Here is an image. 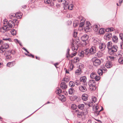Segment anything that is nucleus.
Instances as JSON below:
<instances>
[{"instance_id":"obj_16","label":"nucleus","mask_w":123,"mask_h":123,"mask_svg":"<svg viewBox=\"0 0 123 123\" xmlns=\"http://www.w3.org/2000/svg\"><path fill=\"white\" fill-rule=\"evenodd\" d=\"M112 63L110 61L107 62L105 64V67L107 68H110L112 67Z\"/></svg>"},{"instance_id":"obj_14","label":"nucleus","mask_w":123,"mask_h":123,"mask_svg":"<svg viewBox=\"0 0 123 123\" xmlns=\"http://www.w3.org/2000/svg\"><path fill=\"white\" fill-rule=\"evenodd\" d=\"M79 89L80 91L82 92H85L87 90L85 86H79Z\"/></svg>"},{"instance_id":"obj_58","label":"nucleus","mask_w":123,"mask_h":123,"mask_svg":"<svg viewBox=\"0 0 123 123\" xmlns=\"http://www.w3.org/2000/svg\"><path fill=\"white\" fill-rule=\"evenodd\" d=\"M106 31L107 32H110L109 27L107 28L106 29Z\"/></svg>"},{"instance_id":"obj_9","label":"nucleus","mask_w":123,"mask_h":123,"mask_svg":"<svg viewBox=\"0 0 123 123\" xmlns=\"http://www.w3.org/2000/svg\"><path fill=\"white\" fill-rule=\"evenodd\" d=\"M86 111H85V113H84L83 112H79L77 113V117L79 118L82 117L83 118L85 117V116L86 114H87L88 113L87 111V110H86Z\"/></svg>"},{"instance_id":"obj_18","label":"nucleus","mask_w":123,"mask_h":123,"mask_svg":"<svg viewBox=\"0 0 123 123\" xmlns=\"http://www.w3.org/2000/svg\"><path fill=\"white\" fill-rule=\"evenodd\" d=\"M86 80V78L85 76H83L81 77L80 78V82H83L85 83Z\"/></svg>"},{"instance_id":"obj_11","label":"nucleus","mask_w":123,"mask_h":123,"mask_svg":"<svg viewBox=\"0 0 123 123\" xmlns=\"http://www.w3.org/2000/svg\"><path fill=\"white\" fill-rule=\"evenodd\" d=\"M88 85L92 87H95L96 85L95 81L92 80H89L88 82Z\"/></svg>"},{"instance_id":"obj_31","label":"nucleus","mask_w":123,"mask_h":123,"mask_svg":"<svg viewBox=\"0 0 123 123\" xmlns=\"http://www.w3.org/2000/svg\"><path fill=\"white\" fill-rule=\"evenodd\" d=\"M75 83L73 81H70L69 83V85L70 86L73 87L74 86Z\"/></svg>"},{"instance_id":"obj_22","label":"nucleus","mask_w":123,"mask_h":123,"mask_svg":"<svg viewBox=\"0 0 123 123\" xmlns=\"http://www.w3.org/2000/svg\"><path fill=\"white\" fill-rule=\"evenodd\" d=\"M99 25H94L93 27V30L95 31H97L99 30Z\"/></svg>"},{"instance_id":"obj_41","label":"nucleus","mask_w":123,"mask_h":123,"mask_svg":"<svg viewBox=\"0 0 123 123\" xmlns=\"http://www.w3.org/2000/svg\"><path fill=\"white\" fill-rule=\"evenodd\" d=\"M11 34L13 35H15L16 34V30H13L12 31H11Z\"/></svg>"},{"instance_id":"obj_2","label":"nucleus","mask_w":123,"mask_h":123,"mask_svg":"<svg viewBox=\"0 0 123 123\" xmlns=\"http://www.w3.org/2000/svg\"><path fill=\"white\" fill-rule=\"evenodd\" d=\"M81 39L83 42L81 45L83 46H85L89 43V37L86 34H85L81 37Z\"/></svg>"},{"instance_id":"obj_25","label":"nucleus","mask_w":123,"mask_h":123,"mask_svg":"<svg viewBox=\"0 0 123 123\" xmlns=\"http://www.w3.org/2000/svg\"><path fill=\"white\" fill-rule=\"evenodd\" d=\"M62 91L59 88H57L56 89V90L55 91V92L59 96L60 95H62L61 93L62 92Z\"/></svg>"},{"instance_id":"obj_36","label":"nucleus","mask_w":123,"mask_h":123,"mask_svg":"<svg viewBox=\"0 0 123 123\" xmlns=\"http://www.w3.org/2000/svg\"><path fill=\"white\" fill-rule=\"evenodd\" d=\"M85 104L88 106L89 107H92L93 105V102H89L87 103H85Z\"/></svg>"},{"instance_id":"obj_45","label":"nucleus","mask_w":123,"mask_h":123,"mask_svg":"<svg viewBox=\"0 0 123 123\" xmlns=\"http://www.w3.org/2000/svg\"><path fill=\"white\" fill-rule=\"evenodd\" d=\"M14 41L16 43H18L20 46H21V43L18 41L17 39H15L14 40Z\"/></svg>"},{"instance_id":"obj_8","label":"nucleus","mask_w":123,"mask_h":123,"mask_svg":"<svg viewBox=\"0 0 123 123\" xmlns=\"http://www.w3.org/2000/svg\"><path fill=\"white\" fill-rule=\"evenodd\" d=\"M89 49V53L90 54L93 55L96 52V46H92Z\"/></svg>"},{"instance_id":"obj_56","label":"nucleus","mask_w":123,"mask_h":123,"mask_svg":"<svg viewBox=\"0 0 123 123\" xmlns=\"http://www.w3.org/2000/svg\"><path fill=\"white\" fill-rule=\"evenodd\" d=\"M74 60H76V62H79L80 60L79 58L77 57L75 58Z\"/></svg>"},{"instance_id":"obj_1","label":"nucleus","mask_w":123,"mask_h":123,"mask_svg":"<svg viewBox=\"0 0 123 123\" xmlns=\"http://www.w3.org/2000/svg\"><path fill=\"white\" fill-rule=\"evenodd\" d=\"M3 26L0 29V32L4 33L9 30L11 28H13L15 26V23L12 20H9L7 22V20L3 21Z\"/></svg>"},{"instance_id":"obj_51","label":"nucleus","mask_w":123,"mask_h":123,"mask_svg":"<svg viewBox=\"0 0 123 123\" xmlns=\"http://www.w3.org/2000/svg\"><path fill=\"white\" fill-rule=\"evenodd\" d=\"M110 32L112 31L115 30L112 27H109Z\"/></svg>"},{"instance_id":"obj_39","label":"nucleus","mask_w":123,"mask_h":123,"mask_svg":"<svg viewBox=\"0 0 123 123\" xmlns=\"http://www.w3.org/2000/svg\"><path fill=\"white\" fill-rule=\"evenodd\" d=\"M98 74L100 75H102L103 73H104L103 72V71L101 69H98Z\"/></svg>"},{"instance_id":"obj_55","label":"nucleus","mask_w":123,"mask_h":123,"mask_svg":"<svg viewBox=\"0 0 123 123\" xmlns=\"http://www.w3.org/2000/svg\"><path fill=\"white\" fill-rule=\"evenodd\" d=\"M15 16V14H14L13 15H10L9 17H10V18H12L13 17H14Z\"/></svg>"},{"instance_id":"obj_37","label":"nucleus","mask_w":123,"mask_h":123,"mask_svg":"<svg viewBox=\"0 0 123 123\" xmlns=\"http://www.w3.org/2000/svg\"><path fill=\"white\" fill-rule=\"evenodd\" d=\"M81 72V69L80 68H79L77 69L75 71L76 74H80Z\"/></svg>"},{"instance_id":"obj_12","label":"nucleus","mask_w":123,"mask_h":123,"mask_svg":"<svg viewBox=\"0 0 123 123\" xmlns=\"http://www.w3.org/2000/svg\"><path fill=\"white\" fill-rule=\"evenodd\" d=\"M69 1L68 0H66L64 1L63 4L64 5L63 7L64 9L65 10L67 9V6L69 5Z\"/></svg>"},{"instance_id":"obj_44","label":"nucleus","mask_w":123,"mask_h":123,"mask_svg":"<svg viewBox=\"0 0 123 123\" xmlns=\"http://www.w3.org/2000/svg\"><path fill=\"white\" fill-rule=\"evenodd\" d=\"M75 84L77 86L81 84L80 81L79 80H76L75 81Z\"/></svg>"},{"instance_id":"obj_42","label":"nucleus","mask_w":123,"mask_h":123,"mask_svg":"<svg viewBox=\"0 0 123 123\" xmlns=\"http://www.w3.org/2000/svg\"><path fill=\"white\" fill-rule=\"evenodd\" d=\"M44 2L47 4L50 3L52 1L51 0H44Z\"/></svg>"},{"instance_id":"obj_59","label":"nucleus","mask_w":123,"mask_h":123,"mask_svg":"<svg viewBox=\"0 0 123 123\" xmlns=\"http://www.w3.org/2000/svg\"><path fill=\"white\" fill-rule=\"evenodd\" d=\"M95 109L96 111H97L99 108V107L97 105H96V106H95Z\"/></svg>"},{"instance_id":"obj_35","label":"nucleus","mask_w":123,"mask_h":123,"mask_svg":"<svg viewBox=\"0 0 123 123\" xmlns=\"http://www.w3.org/2000/svg\"><path fill=\"white\" fill-rule=\"evenodd\" d=\"M15 14V16L16 15V16H18L20 17V18H21L22 16V13L20 12H17Z\"/></svg>"},{"instance_id":"obj_60","label":"nucleus","mask_w":123,"mask_h":123,"mask_svg":"<svg viewBox=\"0 0 123 123\" xmlns=\"http://www.w3.org/2000/svg\"><path fill=\"white\" fill-rule=\"evenodd\" d=\"M69 51L70 49L69 48H68L67 50V53L68 54H69Z\"/></svg>"},{"instance_id":"obj_15","label":"nucleus","mask_w":123,"mask_h":123,"mask_svg":"<svg viewBox=\"0 0 123 123\" xmlns=\"http://www.w3.org/2000/svg\"><path fill=\"white\" fill-rule=\"evenodd\" d=\"M106 47V45L105 43H101L99 44V48L102 50H104Z\"/></svg>"},{"instance_id":"obj_64","label":"nucleus","mask_w":123,"mask_h":123,"mask_svg":"<svg viewBox=\"0 0 123 123\" xmlns=\"http://www.w3.org/2000/svg\"><path fill=\"white\" fill-rule=\"evenodd\" d=\"M26 7V5H24V6H22V7L23 8H25Z\"/></svg>"},{"instance_id":"obj_52","label":"nucleus","mask_w":123,"mask_h":123,"mask_svg":"<svg viewBox=\"0 0 123 123\" xmlns=\"http://www.w3.org/2000/svg\"><path fill=\"white\" fill-rule=\"evenodd\" d=\"M73 98V99H72L73 100H75L77 98V96H74L72 97Z\"/></svg>"},{"instance_id":"obj_6","label":"nucleus","mask_w":123,"mask_h":123,"mask_svg":"<svg viewBox=\"0 0 123 123\" xmlns=\"http://www.w3.org/2000/svg\"><path fill=\"white\" fill-rule=\"evenodd\" d=\"M91 78L95 79L96 81H98L100 79V77L99 76H97L95 73L92 72L91 73L90 75Z\"/></svg>"},{"instance_id":"obj_20","label":"nucleus","mask_w":123,"mask_h":123,"mask_svg":"<svg viewBox=\"0 0 123 123\" xmlns=\"http://www.w3.org/2000/svg\"><path fill=\"white\" fill-rule=\"evenodd\" d=\"M15 64V62L13 61L8 62L7 64V66L9 67H11L14 66Z\"/></svg>"},{"instance_id":"obj_61","label":"nucleus","mask_w":123,"mask_h":123,"mask_svg":"<svg viewBox=\"0 0 123 123\" xmlns=\"http://www.w3.org/2000/svg\"><path fill=\"white\" fill-rule=\"evenodd\" d=\"M22 49H23L26 52L28 53H29V52L27 50L25 49V48L23 47V48Z\"/></svg>"},{"instance_id":"obj_48","label":"nucleus","mask_w":123,"mask_h":123,"mask_svg":"<svg viewBox=\"0 0 123 123\" xmlns=\"http://www.w3.org/2000/svg\"><path fill=\"white\" fill-rule=\"evenodd\" d=\"M100 112L99 111H96L94 112L95 115L96 116H98Z\"/></svg>"},{"instance_id":"obj_34","label":"nucleus","mask_w":123,"mask_h":123,"mask_svg":"<svg viewBox=\"0 0 123 123\" xmlns=\"http://www.w3.org/2000/svg\"><path fill=\"white\" fill-rule=\"evenodd\" d=\"M63 80L65 82H68L69 81L70 79L69 77H66L65 78H63Z\"/></svg>"},{"instance_id":"obj_32","label":"nucleus","mask_w":123,"mask_h":123,"mask_svg":"<svg viewBox=\"0 0 123 123\" xmlns=\"http://www.w3.org/2000/svg\"><path fill=\"white\" fill-rule=\"evenodd\" d=\"M73 5L72 4H71L68 6H67V9H68L69 10H72L73 9Z\"/></svg>"},{"instance_id":"obj_40","label":"nucleus","mask_w":123,"mask_h":123,"mask_svg":"<svg viewBox=\"0 0 123 123\" xmlns=\"http://www.w3.org/2000/svg\"><path fill=\"white\" fill-rule=\"evenodd\" d=\"M99 33L100 34H103L104 33V31L103 28H101L99 31Z\"/></svg>"},{"instance_id":"obj_5","label":"nucleus","mask_w":123,"mask_h":123,"mask_svg":"<svg viewBox=\"0 0 123 123\" xmlns=\"http://www.w3.org/2000/svg\"><path fill=\"white\" fill-rule=\"evenodd\" d=\"M118 49V47L117 45H114L109 50L108 52L110 54H111L113 53L116 52L117 51Z\"/></svg>"},{"instance_id":"obj_7","label":"nucleus","mask_w":123,"mask_h":123,"mask_svg":"<svg viewBox=\"0 0 123 123\" xmlns=\"http://www.w3.org/2000/svg\"><path fill=\"white\" fill-rule=\"evenodd\" d=\"M78 21H80V24L79 26L81 27L84 24V21L85 20V19L83 18L82 17L80 16L79 17V19L77 20Z\"/></svg>"},{"instance_id":"obj_63","label":"nucleus","mask_w":123,"mask_h":123,"mask_svg":"<svg viewBox=\"0 0 123 123\" xmlns=\"http://www.w3.org/2000/svg\"><path fill=\"white\" fill-rule=\"evenodd\" d=\"M3 43V41L1 40H0V44H1Z\"/></svg>"},{"instance_id":"obj_62","label":"nucleus","mask_w":123,"mask_h":123,"mask_svg":"<svg viewBox=\"0 0 123 123\" xmlns=\"http://www.w3.org/2000/svg\"><path fill=\"white\" fill-rule=\"evenodd\" d=\"M74 52V53H72V55H73V56H75L77 52H76V51Z\"/></svg>"},{"instance_id":"obj_19","label":"nucleus","mask_w":123,"mask_h":123,"mask_svg":"<svg viewBox=\"0 0 123 123\" xmlns=\"http://www.w3.org/2000/svg\"><path fill=\"white\" fill-rule=\"evenodd\" d=\"M88 96L86 94H83L82 96V99L84 101H86L88 99Z\"/></svg>"},{"instance_id":"obj_30","label":"nucleus","mask_w":123,"mask_h":123,"mask_svg":"<svg viewBox=\"0 0 123 123\" xmlns=\"http://www.w3.org/2000/svg\"><path fill=\"white\" fill-rule=\"evenodd\" d=\"M5 50L6 49L8 48L9 47V45L7 43H4L1 46Z\"/></svg>"},{"instance_id":"obj_26","label":"nucleus","mask_w":123,"mask_h":123,"mask_svg":"<svg viewBox=\"0 0 123 123\" xmlns=\"http://www.w3.org/2000/svg\"><path fill=\"white\" fill-rule=\"evenodd\" d=\"M85 107L84 105L83 104H80L78 105V107L79 109L83 110Z\"/></svg>"},{"instance_id":"obj_4","label":"nucleus","mask_w":123,"mask_h":123,"mask_svg":"<svg viewBox=\"0 0 123 123\" xmlns=\"http://www.w3.org/2000/svg\"><path fill=\"white\" fill-rule=\"evenodd\" d=\"M73 43L71 45L72 50L74 52L76 51L78 48V45L77 43H74L73 40H72Z\"/></svg>"},{"instance_id":"obj_23","label":"nucleus","mask_w":123,"mask_h":123,"mask_svg":"<svg viewBox=\"0 0 123 123\" xmlns=\"http://www.w3.org/2000/svg\"><path fill=\"white\" fill-rule=\"evenodd\" d=\"M86 29L88 30H89L90 28L92 26H91V25L90 24L89 22L88 21H87L86 22Z\"/></svg>"},{"instance_id":"obj_54","label":"nucleus","mask_w":123,"mask_h":123,"mask_svg":"<svg viewBox=\"0 0 123 123\" xmlns=\"http://www.w3.org/2000/svg\"><path fill=\"white\" fill-rule=\"evenodd\" d=\"M72 108L74 109H75L76 108V106L75 104L73 105L72 106Z\"/></svg>"},{"instance_id":"obj_3","label":"nucleus","mask_w":123,"mask_h":123,"mask_svg":"<svg viewBox=\"0 0 123 123\" xmlns=\"http://www.w3.org/2000/svg\"><path fill=\"white\" fill-rule=\"evenodd\" d=\"M90 55L89 53V49H86L83 51H82L79 54V55L82 57L85 56V55Z\"/></svg>"},{"instance_id":"obj_38","label":"nucleus","mask_w":123,"mask_h":123,"mask_svg":"<svg viewBox=\"0 0 123 123\" xmlns=\"http://www.w3.org/2000/svg\"><path fill=\"white\" fill-rule=\"evenodd\" d=\"M5 50L3 48V47L1 46L0 47V53H3L5 51Z\"/></svg>"},{"instance_id":"obj_43","label":"nucleus","mask_w":123,"mask_h":123,"mask_svg":"<svg viewBox=\"0 0 123 123\" xmlns=\"http://www.w3.org/2000/svg\"><path fill=\"white\" fill-rule=\"evenodd\" d=\"M92 100L94 103H95L97 101V98L94 96H92Z\"/></svg>"},{"instance_id":"obj_53","label":"nucleus","mask_w":123,"mask_h":123,"mask_svg":"<svg viewBox=\"0 0 123 123\" xmlns=\"http://www.w3.org/2000/svg\"><path fill=\"white\" fill-rule=\"evenodd\" d=\"M109 57L110 58L111 61H113L115 58L112 56H109Z\"/></svg>"},{"instance_id":"obj_49","label":"nucleus","mask_w":123,"mask_h":123,"mask_svg":"<svg viewBox=\"0 0 123 123\" xmlns=\"http://www.w3.org/2000/svg\"><path fill=\"white\" fill-rule=\"evenodd\" d=\"M119 36L120 39L123 41V33H121L119 34Z\"/></svg>"},{"instance_id":"obj_27","label":"nucleus","mask_w":123,"mask_h":123,"mask_svg":"<svg viewBox=\"0 0 123 123\" xmlns=\"http://www.w3.org/2000/svg\"><path fill=\"white\" fill-rule=\"evenodd\" d=\"M100 69L103 71L104 73H105L106 72L107 69L105 66L102 65L101 66Z\"/></svg>"},{"instance_id":"obj_57","label":"nucleus","mask_w":123,"mask_h":123,"mask_svg":"<svg viewBox=\"0 0 123 123\" xmlns=\"http://www.w3.org/2000/svg\"><path fill=\"white\" fill-rule=\"evenodd\" d=\"M123 2V0H119V3L120 4V6H121V3Z\"/></svg>"},{"instance_id":"obj_10","label":"nucleus","mask_w":123,"mask_h":123,"mask_svg":"<svg viewBox=\"0 0 123 123\" xmlns=\"http://www.w3.org/2000/svg\"><path fill=\"white\" fill-rule=\"evenodd\" d=\"M101 62L100 60L98 59H95L93 61V64L94 66L97 67L99 66L101 64Z\"/></svg>"},{"instance_id":"obj_47","label":"nucleus","mask_w":123,"mask_h":123,"mask_svg":"<svg viewBox=\"0 0 123 123\" xmlns=\"http://www.w3.org/2000/svg\"><path fill=\"white\" fill-rule=\"evenodd\" d=\"M12 50H9L8 51L9 53H8V55H5V56H6V58H8V55H10V54L12 53ZM12 54H13L14 53H12Z\"/></svg>"},{"instance_id":"obj_50","label":"nucleus","mask_w":123,"mask_h":123,"mask_svg":"<svg viewBox=\"0 0 123 123\" xmlns=\"http://www.w3.org/2000/svg\"><path fill=\"white\" fill-rule=\"evenodd\" d=\"M3 39L4 40L9 41V42L11 41V39L10 38H3Z\"/></svg>"},{"instance_id":"obj_46","label":"nucleus","mask_w":123,"mask_h":123,"mask_svg":"<svg viewBox=\"0 0 123 123\" xmlns=\"http://www.w3.org/2000/svg\"><path fill=\"white\" fill-rule=\"evenodd\" d=\"M77 35V31H74L73 36L74 37H76Z\"/></svg>"},{"instance_id":"obj_17","label":"nucleus","mask_w":123,"mask_h":123,"mask_svg":"<svg viewBox=\"0 0 123 123\" xmlns=\"http://www.w3.org/2000/svg\"><path fill=\"white\" fill-rule=\"evenodd\" d=\"M58 98L62 102L65 101L66 100L65 96L62 94L59 95Z\"/></svg>"},{"instance_id":"obj_29","label":"nucleus","mask_w":123,"mask_h":123,"mask_svg":"<svg viewBox=\"0 0 123 123\" xmlns=\"http://www.w3.org/2000/svg\"><path fill=\"white\" fill-rule=\"evenodd\" d=\"M74 92L75 91L73 88H71L69 90V93L70 94H74Z\"/></svg>"},{"instance_id":"obj_21","label":"nucleus","mask_w":123,"mask_h":123,"mask_svg":"<svg viewBox=\"0 0 123 123\" xmlns=\"http://www.w3.org/2000/svg\"><path fill=\"white\" fill-rule=\"evenodd\" d=\"M60 87L62 89H66L67 87V85L65 83L62 82L60 84Z\"/></svg>"},{"instance_id":"obj_28","label":"nucleus","mask_w":123,"mask_h":123,"mask_svg":"<svg viewBox=\"0 0 123 123\" xmlns=\"http://www.w3.org/2000/svg\"><path fill=\"white\" fill-rule=\"evenodd\" d=\"M112 44L111 42H109L108 43L107 45V47L109 50L112 47Z\"/></svg>"},{"instance_id":"obj_33","label":"nucleus","mask_w":123,"mask_h":123,"mask_svg":"<svg viewBox=\"0 0 123 123\" xmlns=\"http://www.w3.org/2000/svg\"><path fill=\"white\" fill-rule=\"evenodd\" d=\"M118 62L120 64H123V57H120L118 59Z\"/></svg>"},{"instance_id":"obj_13","label":"nucleus","mask_w":123,"mask_h":123,"mask_svg":"<svg viewBox=\"0 0 123 123\" xmlns=\"http://www.w3.org/2000/svg\"><path fill=\"white\" fill-rule=\"evenodd\" d=\"M112 37V34L110 33H108L105 36V38L106 39L109 40L111 39Z\"/></svg>"},{"instance_id":"obj_24","label":"nucleus","mask_w":123,"mask_h":123,"mask_svg":"<svg viewBox=\"0 0 123 123\" xmlns=\"http://www.w3.org/2000/svg\"><path fill=\"white\" fill-rule=\"evenodd\" d=\"M112 39L113 41L115 43H117L118 41V38L116 36H113L112 37Z\"/></svg>"}]
</instances>
